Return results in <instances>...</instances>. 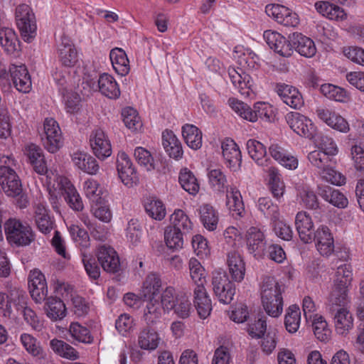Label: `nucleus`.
I'll use <instances>...</instances> for the list:
<instances>
[{
  "mask_svg": "<svg viewBox=\"0 0 364 364\" xmlns=\"http://www.w3.org/2000/svg\"><path fill=\"white\" fill-rule=\"evenodd\" d=\"M191 278L195 284L193 288V304L201 318H206L212 311L211 300L205 287V270L200 262L191 257L188 261Z\"/></svg>",
  "mask_w": 364,
  "mask_h": 364,
  "instance_id": "f257e3e1",
  "label": "nucleus"
},
{
  "mask_svg": "<svg viewBox=\"0 0 364 364\" xmlns=\"http://www.w3.org/2000/svg\"><path fill=\"white\" fill-rule=\"evenodd\" d=\"M284 287L272 277H265L260 284V299L263 309L272 318L283 312Z\"/></svg>",
  "mask_w": 364,
  "mask_h": 364,
  "instance_id": "f03ea898",
  "label": "nucleus"
},
{
  "mask_svg": "<svg viewBox=\"0 0 364 364\" xmlns=\"http://www.w3.org/2000/svg\"><path fill=\"white\" fill-rule=\"evenodd\" d=\"M229 104L239 116L251 122H257L259 119L268 122L273 117L272 107L264 102L255 103L252 108L235 99H230Z\"/></svg>",
  "mask_w": 364,
  "mask_h": 364,
  "instance_id": "7ed1b4c3",
  "label": "nucleus"
},
{
  "mask_svg": "<svg viewBox=\"0 0 364 364\" xmlns=\"http://www.w3.org/2000/svg\"><path fill=\"white\" fill-rule=\"evenodd\" d=\"M213 290L220 303L228 304L233 299L235 286L224 272L215 270L212 277Z\"/></svg>",
  "mask_w": 364,
  "mask_h": 364,
  "instance_id": "20e7f679",
  "label": "nucleus"
},
{
  "mask_svg": "<svg viewBox=\"0 0 364 364\" xmlns=\"http://www.w3.org/2000/svg\"><path fill=\"white\" fill-rule=\"evenodd\" d=\"M286 122L291 129L300 136L312 139L316 134L317 128L308 117L297 112L287 114Z\"/></svg>",
  "mask_w": 364,
  "mask_h": 364,
  "instance_id": "39448f33",
  "label": "nucleus"
},
{
  "mask_svg": "<svg viewBox=\"0 0 364 364\" xmlns=\"http://www.w3.org/2000/svg\"><path fill=\"white\" fill-rule=\"evenodd\" d=\"M45 148L50 153H55L63 146V135L58 122L53 117H47L43 122Z\"/></svg>",
  "mask_w": 364,
  "mask_h": 364,
  "instance_id": "423d86ee",
  "label": "nucleus"
},
{
  "mask_svg": "<svg viewBox=\"0 0 364 364\" xmlns=\"http://www.w3.org/2000/svg\"><path fill=\"white\" fill-rule=\"evenodd\" d=\"M0 184L9 197H16L22 192V183L16 173L6 166H0Z\"/></svg>",
  "mask_w": 364,
  "mask_h": 364,
  "instance_id": "0eeeda50",
  "label": "nucleus"
},
{
  "mask_svg": "<svg viewBox=\"0 0 364 364\" xmlns=\"http://www.w3.org/2000/svg\"><path fill=\"white\" fill-rule=\"evenodd\" d=\"M265 12L278 23L284 26L296 27L299 23V18L298 15L283 5H267L265 7Z\"/></svg>",
  "mask_w": 364,
  "mask_h": 364,
  "instance_id": "6e6552de",
  "label": "nucleus"
},
{
  "mask_svg": "<svg viewBox=\"0 0 364 364\" xmlns=\"http://www.w3.org/2000/svg\"><path fill=\"white\" fill-rule=\"evenodd\" d=\"M89 142L92 153L99 159L104 160L111 156V142L102 129L93 130L90 135Z\"/></svg>",
  "mask_w": 364,
  "mask_h": 364,
  "instance_id": "1a4fd4ad",
  "label": "nucleus"
},
{
  "mask_svg": "<svg viewBox=\"0 0 364 364\" xmlns=\"http://www.w3.org/2000/svg\"><path fill=\"white\" fill-rule=\"evenodd\" d=\"M117 168L122 182L128 187L136 184L137 173L129 156L124 151H119L117 159Z\"/></svg>",
  "mask_w": 364,
  "mask_h": 364,
  "instance_id": "9d476101",
  "label": "nucleus"
},
{
  "mask_svg": "<svg viewBox=\"0 0 364 364\" xmlns=\"http://www.w3.org/2000/svg\"><path fill=\"white\" fill-rule=\"evenodd\" d=\"M318 118L331 128L342 133L350 131L347 120L334 109L328 107H319L316 110Z\"/></svg>",
  "mask_w": 364,
  "mask_h": 364,
  "instance_id": "9b49d317",
  "label": "nucleus"
},
{
  "mask_svg": "<svg viewBox=\"0 0 364 364\" xmlns=\"http://www.w3.org/2000/svg\"><path fill=\"white\" fill-rule=\"evenodd\" d=\"M247 251L256 258L261 257L266 249V239L264 232L257 227H250L245 234Z\"/></svg>",
  "mask_w": 364,
  "mask_h": 364,
  "instance_id": "f8f14e48",
  "label": "nucleus"
},
{
  "mask_svg": "<svg viewBox=\"0 0 364 364\" xmlns=\"http://www.w3.org/2000/svg\"><path fill=\"white\" fill-rule=\"evenodd\" d=\"M229 77L233 86L245 97H250L253 94L252 80L250 75L242 68L230 67L228 70Z\"/></svg>",
  "mask_w": 364,
  "mask_h": 364,
  "instance_id": "ddd939ff",
  "label": "nucleus"
},
{
  "mask_svg": "<svg viewBox=\"0 0 364 364\" xmlns=\"http://www.w3.org/2000/svg\"><path fill=\"white\" fill-rule=\"evenodd\" d=\"M313 241L317 251L322 256L328 257L334 251V239L330 229L324 225H320L313 235Z\"/></svg>",
  "mask_w": 364,
  "mask_h": 364,
  "instance_id": "4468645a",
  "label": "nucleus"
},
{
  "mask_svg": "<svg viewBox=\"0 0 364 364\" xmlns=\"http://www.w3.org/2000/svg\"><path fill=\"white\" fill-rule=\"evenodd\" d=\"M328 312L331 314L336 332L341 336H346L354 326V318L349 309L346 307L329 310Z\"/></svg>",
  "mask_w": 364,
  "mask_h": 364,
  "instance_id": "2eb2a0df",
  "label": "nucleus"
},
{
  "mask_svg": "<svg viewBox=\"0 0 364 364\" xmlns=\"http://www.w3.org/2000/svg\"><path fill=\"white\" fill-rule=\"evenodd\" d=\"M264 39L269 48L283 57H289L293 53L291 41L279 33L271 30L264 32Z\"/></svg>",
  "mask_w": 364,
  "mask_h": 364,
  "instance_id": "dca6fc26",
  "label": "nucleus"
},
{
  "mask_svg": "<svg viewBox=\"0 0 364 364\" xmlns=\"http://www.w3.org/2000/svg\"><path fill=\"white\" fill-rule=\"evenodd\" d=\"M349 287L342 283H333L326 303L327 311L346 307L350 301L348 296Z\"/></svg>",
  "mask_w": 364,
  "mask_h": 364,
  "instance_id": "f3484780",
  "label": "nucleus"
},
{
  "mask_svg": "<svg viewBox=\"0 0 364 364\" xmlns=\"http://www.w3.org/2000/svg\"><path fill=\"white\" fill-rule=\"evenodd\" d=\"M57 186L63 192L65 200L70 208L76 211H80L83 209L84 205L82 198L68 178L64 176H58L57 178Z\"/></svg>",
  "mask_w": 364,
  "mask_h": 364,
  "instance_id": "a211bd4d",
  "label": "nucleus"
},
{
  "mask_svg": "<svg viewBox=\"0 0 364 364\" xmlns=\"http://www.w3.org/2000/svg\"><path fill=\"white\" fill-rule=\"evenodd\" d=\"M13 307L17 311L18 315L23 314V305L21 304V297L18 291L12 290L9 296L0 292V313L5 317H15Z\"/></svg>",
  "mask_w": 364,
  "mask_h": 364,
  "instance_id": "6ab92c4d",
  "label": "nucleus"
},
{
  "mask_svg": "<svg viewBox=\"0 0 364 364\" xmlns=\"http://www.w3.org/2000/svg\"><path fill=\"white\" fill-rule=\"evenodd\" d=\"M97 257L105 271L114 273L119 270V257L114 248L105 245L100 246L97 250Z\"/></svg>",
  "mask_w": 364,
  "mask_h": 364,
  "instance_id": "aec40b11",
  "label": "nucleus"
},
{
  "mask_svg": "<svg viewBox=\"0 0 364 364\" xmlns=\"http://www.w3.org/2000/svg\"><path fill=\"white\" fill-rule=\"evenodd\" d=\"M74 166L87 174L95 175L100 168L97 160L86 151L76 150L70 155Z\"/></svg>",
  "mask_w": 364,
  "mask_h": 364,
  "instance_id": "412c9836",
  "label": "nucleus"
},
{
  "mask_svg": "<svg viewBox=\"0 0 364 364\" xmlns=\"http://www.w3.org/2000/svg\"><path fill=\"white\" fill-rule=\"evenodd\" d=\"M295 226L300 240L306 244L313 242L314 225L311 217L305 211L297 213L295 218Z\"/></svg>",
  "mask_w": 364,
  "mask_h": 364,
  "instance_id": "4be33fe9",
  "label": "nucleus"
},
{
  "mask_svg": "<svg viewBox=\"0 0 364 364\" xmlns=\"http://www.w3.org/2000/svg\"><path fill=\"white\" fill-rule=\"evenodd\" d=\"M58 56L63 65L73 67L78 60L77 52L71 40L63 36L58 46Z\"/></svg>",
  "mask_w": 364,
  "mask_h": 364,
  "instance_id": "5701e85b",
  "label": "nucleus"
},
{
  "mask_svg": "<svg viewBox=\"0 0 364 364\" xmlns=\"http://www.w3.org/2000/svg\"><path fill=\"white\" fill-rule=\"evenodd\" d=\"M276 91L282 101L290 107L299 109L303 107V97L294 87L286 84H278Z\"/></svg>",
  "mask_w": 364,
  "mask_h": 364,
  "instance_id": "b1692460",
  "label": "nucleus"
},
{
  "mask_svg": "<svg viewBox=\"0 0 364 364\" xmlns=\"http://www.w3.org/2000/svg\"><path fill=\"white\" fill-rule=\"evenodd\" d=\"M21 65L12 64L9 68L11 80L9 79V74L5 70H0V86L7 90L11 85L19 92L23 91V73Z\"/></svg>",
  "mask_w": 364,
  "mask_h": 364,
  "instance_id": "393cba45",
  "label": "nucleus"
},
{
  "mask_svg": "<svg viewBox=\"0 0 364 364\" xmlns=\"http://www.w3.org/2000/svg\"><path fill=\"white\" fill-rule=\"evenodd\" d=\"M292 48L306 58H311L316 53V47L312 39L301 33H294L290 37Z\"/></svg>",
  "mask_w": 364,
  "mask_h": 364,
  "instance_id": "a878e982",
  "label": "nucleus"
},
{
  "mask_svg": "<svg viewBox=\"0 0 364 364\" xmlns=\"http://www.w3.org/2000/svg\"><path fill=\"white\" fill-rule=\"evenodd\" d=\"M318 194L325 201L338 208L343 209L348 205L347 197L339 190L331 186H319L318 187Z\"/></svg>",
  "mask_w": 364,
  "mask_h": 364,
  "instance_id": "bb28decb",
  "label": "nucleus"
},
{
  "mask_svg": "<svg viewBox=\"0 0 364 364\" xmlns=\"http://www.w3.org/2000/svg\"><path fill=\"white\" fill-rule=\"evenodd\" d=\"M227 264L232 279L237 282L243 280L245 274V263L241 255L231 251L227 256Z\"/></svg>",
  "mask_w": 364,
  "mask_h": 364,
  "instance_id": "cd10ccee",
  "label": "nucleus"
},
{
  "mask_svg": "<svg viewBox=\"0 0 364 364\" xmlns=\"http://www.w3.org/2000/svg\"><path fill=\"white\" fill-rule=\"evenodd\" d=\"M221 148L227 166L232 168L240 164L242 161L241 151L234 140L225 139L222 142Z\"/></svg>",
  "mask_w": 364,
  "mask_h": 364,
  "instance_id": "c85d7f7f",
  "label": "nucleus"
},
{
  "mask_svg": "<svg viewBox=\"0 0 364 364\" xmlns=\"http://www.w3.org/2000/svg\"><path fill=\"white\" fill-rule=\"evenodd\" d=\"M97 82L99 91L104 96L112 100H116L120 97L119 85L112 75L103 73L100 75Z\"/></svg>",
  "mask_w": 364,
  "mask_h": 364,
  "instance_id": "c756f323",
  "label": "nucleus"
},
{
  "mask_svg": "<svg viewBox=\"0 0 364 364\" xmlns=\"http://www.w3.org/2000/svg\"><path fill=\"white\" fill-rule=\"evenodd\" d=\"M162 145L170 157L176 160L182 158L181 143L171 130L166 129L162 132Z\"/></svg>",
  "mask_w": 364,
  "mask_h": 364,
  "instance_id": "7c9ffc66",
  "label": "nucleus"
},
{
  "mask_svg": "<svg viewBox=\"0 0 364 364\" xmlns=\"http://www.w3.org/2000/svg\"><path fill=\"white\" fill-rule=\"evenodd\" d=\"M0 43L4 50L16 57L21 55V44L14 30L3 28L0 30Z\"/></svg>",
  "mask_w": 364,
  "mask_h": 364,
  "instance_id": "2f4dec72",
  "label": "nucleus"
},
{
  "mask_svg": "<svg viewBox=\"0 0 364 364\" xmlns=\"http://www.w3.org/2000/svg\"><path fill=\"white\" fill-rule=\"evenodd\" d=\"M44 309L46 316L53 321H60L67 315V309L64 302L55 296L46 298Z\"/></svg>",
  "mask_w": 364,
  "mask_h": 364,
  "instance_id": "473e14b6",
  "label": "nucleus"
},
{
  "mask_svg": "<svg viewBox=\"0 0 364 364\" xmlns=\"http://www.w3.org/2000/svg\"><path fill=\"white\" fill-rule=\"evenodd\" d=\"M109 59L114 70L120 76H126L130 71L129 60L125 51L120 48L110 50Z\"/></svg>",
  "mask_w": 364,
  "mask_h": 364,
  "instance_id": "72a5a7b5",
  "label": "nucleus"
},
{
  "mask_svg": "<svg viewBox=\"0 0 364 364\" xmlns=\"http://www.w3.org/2000/svg\"><path fill=\"white\" fill-rule=\"evenodd\" d=\"M162 282L159 275L149 274L143 282L141 295L146 299H154L161 291Z\"/></svg>",
  "mask_w": 364,
  "mask_h": 364,
  "instance_id": "f704fd0d",
  "label": "nucleus"
},
{
  "mask_svg": "<svg viewBox=\"0 0 364 364\" xmlns=\"http://www.w3.org/2000/svg\"><path fill=\"white\" fill-rule=\"evenodd\" d=\"M34 218L38 229L42 233L48 234L53 229L54 219L45 205L39 203L36 206Z\"/></svg>",
  "mask_w": 364,
  "mask_h": 364,
  "instance_id": "c9c22d12",
  "label": "nucleus"
},
{
  "mask_svg": "<svg viewBox=\"0 0 364 364\" xmlns=\"http://www.w3.org/2000/svg\"><path fill=\"white\" fill-rule=\"evenodd\" d=\"M6 239L11 245L19 247L23 243V225L18 220L11 218L5 223Z\"/></svg>",
  "mask_w": 364,
  "mask_h": 364,
  "instance_id": "e433bc0d",
  "label": "nucleus"
},
{
  "mask_svg": "<svg viewBox=\"0 0 364 364\" xmlns=\"http://www.w3.org/2000/svg\"><path fill=\"white\" fill-rule=\"evenodd\" d=\"M182 136L191 149L198 150L202 146V132L195 125L186 124L182 127Z\"/></svg>",
  "mask_w": 364,
  "mask_h": 364,
  "instance_id": "4c0bfd02",
  "label": "nucleus"
},
{
  "mask_svg": "<svg viewBox=\"0 0 364 364\" xmlns=\"http://www.w3.org/2000/svg\"><path fill=\"white\" fill-rule=\"evenodd\" d=\"M316 11L331 20H343L346 18V14L340 6L329 1H321L315 4Z\"/></svg>",
  "mask_w": 364,
  "mask_h": 364,
  "instance_id": "58836bf2",
  "label": "nucleus"
},
{
  "mask_svg": "<svg viewBox=\"0 0 364 364\" xmlns=\"http://www.w3.org/2000/svg\"><path fill=\"white\" fill-rule=\"evenodd\" d=\"M246 148L250 156L261 166L268 165L267 151L265 146L260 141L255 139H249L246 143Z\"/></svg>",
  "mask_w": 364,
  "mask_h": 364,
  "instance_id": "ea45409f",
  "label": "nucleus"
},
{
  "mask_svg": "<svg viewBox=\"0 0 364 364\" xmlns=\"http://www.w3.org/2000/svg\"><path fill=\"white\" fill-rule=\"evenodd\" d=\"M226 205L233 217H241L245 211L242 196L238 189L231 187L227 191Z\"/></svg>",
  "mask_w": 364,
  "mask_h": 364,
  "instance_id": "a19ab883",
  "label": "nucleus"
},
{
  "mask_svg": "<svg viewBox=\"0 0 364 364\" xmlns=\"http://www.w3.org/2000/svg\"><path fill=\"white\" fill-rule=\"evenodd\" d=\"M146 213L152 219L161 221L166 215V210L164 203L154 197L146 198L144 203Z\"/></svg>",
  "mask_w": 364,
  "mask_h": 364,
  "instance_id": "79ce46f5",
  "label": "nucleus"
},
{
  "mask_svg": "<svg viewBox=\"0 0 364 364\" xmlns=\"http://www.w3.org/2000/svg\"><path fill=\"white\" fill-rule=\"evenodd\" d=\"M68 333L74 341L79 343L91 344L94 342V337L90 329L78 322H72L70 324Z\"/></svg>",
  "mask_w": 364,
  "mask_h": 364,
  "instance_id": "37998d69",
  "label": "nucleus"
},
{
  "mask_svg": "<svg viewBox=\"0 0 364 364\" xmlns=\"http://www.w3.org/2000/svg\"><path fill=\"white\" fill-rule=\"evenodd\" d=\"M165 311L158 299H148L143 317L147 324H153L160 320Z\"/></svg>",
  "mask_w": 364,
  "mask_h": 364,
  "instance_id": "c03bdc74",
  "label": "nucleus"
},
{
  "mask_svg": "<svg viewBox=\"0 0 364 364\" xmlns=\"http://www.w3.org/2000/svg\"><path fill=\"white\" fill-rule=\"evenodd\" d=\"M161 338L156 331L153 329L144 328L139 335L138 344L141 349L153 350L159 344Z\"/></svg>",
  "mask_w": 364,
  "mask_h": 364,
  "instance_id": "a18cd8bd",
  "label": "nucleus"
},
{
  "mask_svg": "<svg viewBox=\"0 0 364 364\" xmlns=\"http://www.w3.org/2000/svg\"><path fill=\"white\" fill-rule=\"evenodd\" d=\"M171 227L174 228L186 234L191 232L193 229V223L188 215L182 210H176L171 215Z\"/></svg>",
  "mask_w": 364,
  "mask_h": 364,
  "instance_id": "49530a36",
  "label": "nucleus"
},
{
  "mask_svg": "<svg viewBox=\"0 0 364 364\" xmlns=\"http://www.w3.org/2000/svg\"><path fill=\"white\" fill-rule=\"evenodd\" d=\"M200 219L203 226L210 231L217 228L218 215L213 206L204 204L200 208Z\"/></svg>",
  "mask_w": 364,
  "mask_h": 364,
  "instance_id": "de8ad7c7",
  "label": "nucleus"
},
{
  "mask_svg": "<svg viewBox=\"0 0 364 364\" xmlns=\"http://www.w3.org/2000/svg\"><path fill=\"white\" fill-rule=\"evenodd\" d=\"M301 323V311L299 307L293 304L288 307L284 318V325L287 331L290 333H296Z\"/></svg>",
  "mask_w": 364,
  "mask_h": 364,
  "instance_id": "09e8293b",
  "label": "nucleus"
},
{
  "mask_svg": "<svg viewBox=\"0 0 364 364\" xmlns=\"http://www.w3.org/2000/svg\"><path fill=\"white\" fill-rule=\"evenodd\" d=\"M52 350L60 356L69 360L79 358L78 352L70 344L62 340L53 339L50 342Z\"/></svg>",
  "mask_w": 364,
  "mask_h": 364,
  "instance_id": "8fccbe9b",
  "label": "nucleus"
},
{
  "mask_svg": "<svg viewBox=\"0 0 364 364\" xmlns=\"http://www.w3.org/2000/svg\"><path fill=\"white\" fill-rule=\"evenodd\" d=\"M24 42H32L37 35V24L34 13L29 8L24 9Z\"/></svg>",
  "mask_w": 364,
  "mask_h": 364,
  "instance_id": "3c124183",
  "label": "nucleus"
},
{
  "mask_svg": "<svg viewBox=\"0 0 364 364\" xmlns=\"http://www.w3.org/2000/svg\"><path fill=\"white\" fill-rule=\"evenodd\" d=\"M181 187L191 195H196L200 188L196 176L188 168H183L180 171L178 177Z\"/></svg>",
  "mask_w": 364,
  "mask_h": 364,
  "instance_id": "603ef678",
  "label": "nucleus"
},
{
  "mask_svg": "<svg viewBox=\"0 0 364 364\" xmlns=\"http://www.w3.org/2000/svg\"><path fill=\"white\" fill-rule=\"evenodd\" d=\"M313 330L315 336L322 342H328L331 337V330L323 316L316 314L314 316Z\"/></svg>",
  "mask_w": 364,
  "mask_h": 364,
  "instance_id": "864d4df0",
  "label": "nucleus"
},
{
  "mask_svg": "<svg viewBox=\"0 0 364 364\" xmlns=\"http://www.w3.org/2000/svg\"><path fill=\"white\" fill-rule=\"evenodd\" d=\"M258 210L272 221H276L279 218V210L277 204H274L272 200L268 197L259 198L257 203Z\"/></svg>",
  "mask_w": 364,
  "mask_h": 364,
  "instance_id": "5fc2aeb1",
  "label": "nucleus"
},
{
  "mask_svg": "<svg viewBox=\"0 0 364 364\" xmlns=\"http://www.w3.org/2000/svg\"><path fill=\"white\" fill-rule=\"evenodd\" d=\"M183 235L186 233L168 226L164 232V240L169 249L180 250L183 246Z\"/></svg>",
  "mask_w": 364,
  "mask_h": 364,
  "instance_id": "6e6d98bb",
  "label": "nucleus"
},
{
  "mask_svg": "<svg viewBox=\"0 0 364 364\" xmlns=\"http://www.w3.org/2000/svg\"><path fill=\"white\" fill-rule=\"evenodd\" d=\"M122 116L124 125L132 132L140 130L142 127L141 117L135 109L130 107L124 108Z\"/></svg>",
  "mask_w": 364,
  "mask_h": 364,
  "instance_id": "4d7b16f0",
  "label": "nucleus"
},
{
  "mask_svg": "<svg viewBox=\"0 0 364 364\" xmlns=\"http://www.w3.org/2000/svg\"><path fill=\"white\" fill-rule=\"evenodd\" d=\"M91 210L96 218L104 223H109L112 218L108 202L104 198L92 203Z\"/></svg>",
  "mask_w": 364,
  "mask_h": 364,
  "instance_id": "13d9d810",
  "label": "nucleus"
},
{
  "mask_svg": "<svg viewBox=\"0 0 364 364\" xmlns=\"http://www.w3.org/2000/svg\"><path fill=\"white\" fill-rule=\"evenodd\" d=\"M83 190L85 196L91 201L96 202L102 199V188L100 183L93 178L87 179L83 183Z\"/></svg>",
  "mask_w": 364,
  "mask_h": 364,
  "instance_id": "bf43d9fd",
  "label": "nucleus"
},
{
  "mask_svg": "<svg viewBox=\"0 0 364 364\" xmlns=\"http://www.w3.org/2000/svg\"><path fill=\"white\" fill-rule=\"evenodd\" d=\"M320 90L325 97L337 102H346L348 98L344 89L332 84L322 85Z\"/></svg>",
  "mask_w": 364,
  "mask_h": 364,
  "instance_id": "052dcab7",
  "label": "nucleus"
},
{
  "mask_svg": "<svg viewBox=\"0 0 364 364\" xmlns=\"http://www.w3.org/2000/svg\"><path fill=\"white\" fill-rule=\"evenodd\" d=\"M208 181L210 186L218 192H224L227 189V178L225 173L219 168L212 169L208 173Z\"/></svg>",
  "mask_w": 364,
  "mask_h": 364,
  "instance_id": "680f3d73",
  "label": "nucleus"
},
{
  "mask_svg": "<svg viewBox=\"0 0 364 364\" xmlns=\"http://www.w3.org/2000/svg\"><path fill=\"white\" fill-rule=\"evenodd\" d=\"M319 174L323 181L334 186H341L346 183V176L330 166L320 171Z\"/></svg>",
  "mask_w": 364,
  "mask_h": 364,
  "instance_id": "e2e57ef3",
  "label": "nucleus"
},
{
  "mask_svg": "<svg viewBox=\"0 0 364 364\" xmlns=\"http://www.w3.org/2000/svg\"><path fill=\"white\" fill-rule=\"evenodd\" d=\"M269 185L272 195L277 199L283 196L284 193V184L281 180L280 174L274 168L269 169Z\"/></svg>",
  "mask_w": 364,
  "mask_h": 364,
  "instance_id": "0e129e2a",
  "label": "nucleus"
},
{
  "mask_svg": "<svg viewBox=\"0 0 364 364\" xmlns=\"http://www.w3.org/2000/svg\"><path fill=\"white\" fill-rule=\"evenodd\" d=\"M172 310L179 318H186L189 317L192 305L186 294L180 293Z\"/></svg>",
  "mask_w": 364,
  "mask_h": 364,
  "instance_id": "69168bd1",
  "label": "nucleus"
},
{
  "mask_svg": "<svg viewBox=\"0 0 364 364\" xmlns=\"http://www.w3.org/2000/svg\"><path fill=\"white\" fill-rule=\"evenodd\" d=\"M307 157L311 164L320 171L328 167V163L331 161V157L318 149L311 151Z\"/></svg>",
  "mask_w": 364,
  "mask_h": 364,
  "instance_id": "338daca9",
  "label": "nucleus"
},
{
  "mask_svg": "<svg viewBox=\"0 0 364 364\" xmlns=\"http://www.w3.org/2000/svg\"><path fill=\"white\" fill-rule=\"evenodd\" d=\"M350 156L355 169L364 173V148L358 144L353 145L350 147Z\"/></svg>",
  "mask_w": 364,
  "mask_h": 364,
  "instance_id": "774afa93",
  "label": "nucleus"
}]
</instances>
